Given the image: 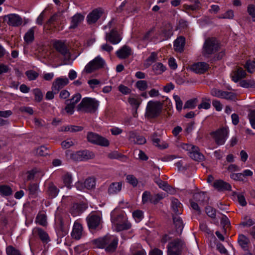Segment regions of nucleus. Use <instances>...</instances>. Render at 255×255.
Masks as SVG:
<instances>
[{
  "instance_id": "obj_1",
  "label": "nucleus",
  "mask_w": 255,
  "mask_h": 255,
  "mask_svg": "<svg viewBox=\"0 0 255 255\" xmlns=\"http://www.w3.org/2000/svg\"><path fill=\"white\" fill-rule=\"evenodd\" d=\"M118 239L114 236L107 235L93 241V244L98 248L105 249L109 253L114 252L117 248Z\"/></svg>"
},
{
  "instance_id": "obj_2",
  "label": "nucleus",
  "mask_w": 255,
  "mask_h": 255,
  "mask_svg": "<svg viewBox=\"0 0 255 255\" xmlns=\"http://www.w3.org/2000/svg\"><path fill=\"white\" fill-rule=\"evenodd\" d=\"M53 46L57 52L62 55L64 64L71 63L76 57L75 55L71 54L65 40H55L53 42Z\"/></svg>"
},
{
  "instance_id": "obj_3",
  "label": "nucleus",
  "mask_w": 255,
  "mask_h": 255,
  "mask_svg": "<svg viewBox=\"0 0 255 255\" xmlns=\"http://www.w3.org/2000/svg\"><path fill=\"white\" fill-rule=\"evenodd\" d=\"M99 102L91 98H84L77 106V109L79 111L85 113H94L98 109Z\"/></svg>"
},
{
  "instance_id": "obj_4",
  "label": "nucleus",
  "mask_w": 255,
  "mask_h": 255,
  "mask_svg": "<svg viewBox=\"0 0 255 255\" xmlns=\"http://www.w3.org/2000/svg\"><path fill=\"white\" fill-rule=\"evenodd\" d=\"M220 49V45L215 38H208L204 42L202 49L203 55L209 57L212 54L218 51Z\"/></svg>"
},
{
  "instance_id": "obj_5",
  "label": "nucleus",
  "mask_w": 255,
  "mask_h": 255,
  "mask_svg": "<svg viewBox=\"0 0 255 255\" xmlns=\"http://www.w3.org/2000/svg\"><path fill=\"white\" fill-rule=\"evenodd\" d=\"M162 104L159 102L150 101L148 102L145 116L148 119H153L159 116L161 112Z\"/></svg>"
},
{
  "instance_id": "obj_6",
  "label": "nucleus",
  "mask_w": 255,
  "mask_h": 255,
  "mask_svg": "<svg viewBox=\"0 0 255 255\" xmlns=\"http://www.w3.org/2000/svg\"><path fill=\"white\" fill-rule=\"evenodd\" d=\"M185 243L181 239L173 240L167 245V255H181Z\"/></svg>"
},
{
  "instance_id": "obj_7",
  "label": "nucleus",
  "mask_w": 255,
  "mask_h": 255,
  "mask_svg": "<svg viewBox=\"0 0 255 255\" xmlns=\"http://www.w3.org/2000/svg\"><path fill=\"white\" fill-rule=\"evenodd\" d=\"M183 148L189 151V156L193 160L198 162L204 160V156L200 152V149L198 146L191 144H185Z\"/></svg>"
},
{
  "instance_id": "obj_8",
  "label": "nucleus",
  "mask_w": 255,
  "mask_h": 255,
  "mask_svg": "<svg viewBox=\"0 0 255 255\" xmlns=\"http://www.w3.org/2000/svg\"><path fill=\"white\" fill-rule=\"evenodd\" d=\"M217 144L220 145L225 143L228 135V128L223 127L211 133Z\"/></svg>"
},
{
  "instance_id": "obj_9",
  "label": "nucleus",
  "mask_w": 255,
  "mask_h": 255,
  "mask_svg": "<svg viewBox=\"0 0 255 255\" xmlns=\"http://www.w3.org/2000/svg\"><path fill=\"white\" fill-rule=\"evenodd\" d=\"M87 139L89 142L92 143L102 146H108L110 144L108 139L93 132H88Z\"/></svg>"
},
{
  "instance_id": "obj_10",
  "label": "nucleus",
  "mask_w": 255,
  "mask_h": 255,
  "mask_svg": "<svg viewBox=\"0 0 255 255\" xmlns=\"http://www.w3.org/2000/svg\"><path fill=\"white\" fill-rule=\"evenodd\" d=\"M86 221L90 230H95L98 228L102 222L101 217L94 214H90L87 217Z\"/></svg>"
},
{
  "instance_id": "obj_11",
  "label": "nucleus",
  "mask_w": 255,
  "mask_h": 255,
  "mask_svg": "<svg viewBox=\"0 0 255 255\" xmlns=\"http://www.w3.org/2000/svg\"><path fill=\"white\" fill-rule=\"evenodd\" d=\"M118 220L122 219V223H116L114 221V225L115 230L117 232H120L123 230H127L130 229L131 227V223L126 218L124 217V215H120L117 217Z\"/></svg>"
},
{
  "instance_id": "obj_12",
  "label": "nucleus",
  "mask_w": 255,
  "mask_h": 255,
  "mask_svg": "<svg viewBox=\"0 0 255 255\" xmlns=\"http://www.w3.org/2000/svg\"><path fill=\"white\" fill-rule=\"evenodd\" d=\"M3 19L9 26L14 27L19 26L22 23V18L18 14L14 13L5 15Z\"/></svg>"
},
{
  "instance_id": "obj_13",
  "label": "nucleus",
  "mask_w": 255,
  "mask_h": 255,
  "mask_svg": "<svg viewBox=\"0 0 255 255\" xmlns=\"http://www.w3.org/2000/svg\"><path fill=\"white\" fill-rule=\"evenodd\" d=\"M69 80L67 78H57L53 81L51 89L55 94H57L64 87L68 85Z\"/></svg>"
},
{
  "instance_id": "obj_14",
  "label": "nucleus",
  "mask_w": 255,
  "mask_h": 255,
  "mask_svg": "<svg viewBox=\"0 0 255 255\" xmlns=\"http://www.w3.org/2000/svg\"><path fill=\"white\" fill-rule=\"evenodd\" d=\"M246 75V70L239 66H236L231 74L232 79L235 83L245 78Z\"/></svg>"
},
{
  "instance_id": "obj_15",
  "label": "nucleus",
  "mask_w": 255,
  "mask_h": 255,
  "mask_svg": "<svg viewBox=\"0 0 255 255\" xmlns=\"http://www.w3.org/2000/svg\"><path fill=\"white\" fill-rule=\"evenodd\" d=\"M103 13V10L101 8L93 10L87 16L88 23L89 24L95 23L102 15Z\"/></svg>"
},
{
  "instance_id": "obj_16",
  "label": "nucleus",
  "mask_w": 255,
  "mask_h": 255,
  "mask_svg": "<svg viewBox=\"0 0 255 255\" xmlns=\"http://www.w3.org/2000/svg\"><path fill=\"white\" fill-rule=\"evenodd\" d=\"M106 40L113 44L119 43L122 40V37L120 34L115 29H113L106 35Z\"/></svg>"
},
{
  "instance_id": "obj_17",
  "label": "nucleus",
  "mask_w": 255,
  "mask_h": 255,
  "mask_svg": "<svg viewBox=\"0 0 255 255\" xmlns=\"http://www.w3.org/2000/svg\"><path fill=\"white\" fill-rule=\"evenodd\" d=\"M128 139L130 142L137 144H143L146 142V139L144 136L138 135L134 131L128 132Z\"/></svg>"
},
{
  "instance_id": "obj_18",
  "label": "nucleus",
  "mask_w": 255,
  "mask_h": 255,
  "mask_svg": "<svg viewBox=\"0 0 255 255\" xmlns=\"http://www.w3.org/2000/svg\"><path fill=\"white\" fill-rule=\"evenodd\" d=\"M209 65H188L187 70L191 71L195 73L201 74L209 69Z\"/></svg>"
},
{
  "instance_id": "obj_19",
  "label": "nucleus",
  "mask_w": 255,
  "mask_h": 255,
  "mask_svg": "<svg viewBox=\"0 0 255 255\" xmlns=\"http://www.w3.org/2000/svg\"><path fill=\"white\" fill-rule=\"evenodd\" d=\"M83 228L82 225L78 222H75L71 233L72 238L76 240L80 239L83 235Z\"/></svg>"
},
{
  "instance_id": "obj_20",
  "label": "nucleus",
  "mask_w": 255,
  "mask_h": 255,
  "mask_svg": "<svg viewBox=\"0 0 255 255\" xmlns=\"http://www.w3.org/2000/svg\"><path fill=\"white\" fill-rule=\"evenodd\" d=\"M213 187L219 191L231 190V185L222 180H216L213 183Z\"/></svg>"
},
{
  "instance_id": "obj_21",
  "label": "nucleus",
  "mask_w": 255,
  "mask_h": 255,
  "mask_svg": "<svg viewBox=\"0 0 255 255\" xmlns=\"http://www.w3.org/2000/svg\"><path fill=\"white\" fill-rule=\"evenodd\" d=\"M131 48L127 45H124L116 52V55L120 59H125L131 54Z\"/></svg>"
},
{
  "instance_id": "obj_22",
  "label": "nucleus",
  "mask_w": 255,
  "mask_h": 255,
  "mask_svg": "<svg viewBox=\"0 0 255 255\" xmlns=\"http://www.w3.org/2000/svg\"><path fill=\"white\" fill-rule=\"evenodd\" d=\"M122 182L112 183L108 188V193L110 195H115L119 193L122 190Z\"/></svg>"
},
{
  "instance_id": "obj_23",
  "label": "nucleus",
  "mask_w": 255,
  "mask_h": 255,
  "mask_svg": "<svg viewBox=\"0 0 255 255\" xmlns=\"http://www.w3.org/2000/svg\"><path fill=\"white\" fill-rule=\"evenodd\" d=\"M194 199L200 205H205L208 203L209 197L204 192L196 193L194 195Z\"/></svg>"
},
{
  "instance_id": "obj_24",
  "label": "nucleus",
  "mask_w": 255,
  "mask_h": 255,
  "mask_svg": "<svg viewBox=\"0 0 255 255\" xmlns=\"http://www.w3.org/2000/svg\"><path fill=\"white\" fill-rule=\"evenodd\" d=\"M185 44V38L183 36L178 37L174 42V50L179 52H182Z\"/></svg>"
},
{
  "instance_id": "obj_25",
  "label": "nucleus",
  "mask_w": 255,
  "mask_h": 255,
  "mask_svg": "<svg viewBox=\"0 0 255 255\" xmlns=\"http://www.w3.org/2000/svg\"><path fill=\"white\" fill-rule=\"evenodd\" d=\"M84 16L80 14L77 13L71 17L70 29L76 28L84 20Z\"/></svg>"
},
{
  "instance_id": "obj_26",
  "label": "nucleus",
  "mask_w": 255,
  "mask_h": 255,
  "mask_svg": "<svg viewBox=\"0 0 255 255\" xmlns=\"http://www.w3.org/2000/svg\"><path fill=\"white\" fill-rule=\"evenodd\" d=\"M66 156L68 159L74 161H82L81 150L76 152L67 150L66 151Z\"/></svg>"
},
{
  "instance_id": "obj_27",
  "label": "nucleus",
  "mask_w": 255,
  "mask_h": 255,
  "mask_svg": "<svg viewBox=\"0 0 255 255\" xmlns=\"http://www.w3.org/2000/svg\"><path fill=\"white\" fill-rule=\"evenodd\" d=\"M35 28V26L32 27L24 34L23 39L26 44H29L33 42Z\"/></svg>"
},
{
  "instance_id": "obj_28",
  "label": "nucleus",
  "mask_w": 255,
  "mask_h": 255,
  "mask_svg": "<svg viewBox=\"0 0 255 255\" xmlns=\"http://www.w3.org/2000/svg\"><path fill=\"white\" fill-rule=\"evenodd\" d=\"M86 208L84 204H74L70 210L71 213L73 216H77L83 212Z\"/></svg>"
},
{
  "instance_id": "obj_29",
  "label": "nucleus",
  "mask_w": 255,
  "mask_h": 255,
  "mask_svg": "<svg viewBox=\"0 0 255 255\" xmlns=\"http://www.w3.org/2000/svg\"><path fill=\"white\" fill-rule=\"evenodd\" d=\"M162 34L166 39H168L173 35V27L170 23L165 24L162 30Z\"/></svg>"
},
{
  "instance_id": "obj_30",
  "label": "nucleus",
  "mask_w": 255,
  "mask_h": 255,
  "mask_svg": "<svg viewBox=\"0 0 255 255\" xmlns=\"http://www.w3.org/2000/svg\"><path fill=\"white\" fill-rule=\"evenodd\" d=\"M59 191V190L53 182H50L48 184L47 194L50 198H53L57 196Z\"/></svg>"
},
{
  "instance_id": "obj_31",
  "label": "nucleus",
  "mask_w": 255,
  "mask_h": 255,
  "mask_svg": "<svg viewBox=\"0 0 255 255\" xmlns=\"http://www.w3.org/2000/svg\"><path fill=\"white\" fill-rule=\"evenodd\" d=\"M238 243L240 246L245 251L248 250L250 244L249 239L243 235H240L238 238Z\"/></svg>"
},
{
  "instance_id": "obj_32",
  "label": "nucleus",
  "mask_w": 255,
  "mask_h": 255,
  "mask_svg": "<svg viewBox=\"0 0 255 255\" xmlns=\"http://www.w3.org/2000/svg\"><path fill=\"white\" fill-rule=\"evenodd\" d=\"M35 232H37L40 239L44 243H47L49 241V237L47 233L41 228H35Z\"/></svg>"
},
{
  "instance_id": "obj_33",
  "label": "nucleus",
  "mask_w": 255,
  "mask_h": 255,
  "mask_svg": "<svg viewBox=\"0 0 255 255\" xmlns=\"http://www.w3.org/2000/svg\"><path fill=\"white\" fill-rule=\"evenodd\" d=\"M173 223L175 227L176 232L178 235L181 234L183 229V224L179 217H173Z\"/></svg>"
},
{
  "instance_id": "obj_34",
  "label": "nucleus",
  "mask_w": 255,
  "mask_h": 255,
  "mask_svg": "<svg viewBox=\"0 0 255 255\" xmlns=\"http://www.w3.org/2000/svg\"><path fill=\"white\" fill-rule=\"evenodd\" d=\"M35 222L41 226H46L47 224L46 215L44 213H39L36 217Z\"/></svg>"
},
{
  "instance_id": "obj_35",
  "label": "nucleus",
  "mask_w": 255,
  "mask_h": 255,
  "mask_svg": "<svg viewBox=\"0 0 255 255\" xmlns=\"http://www.w3.org/2000/svg\"><path fill=\"white\" fill-rule=\"evenodd\" d=\"M85 188L88 190L94 189L96 186V179L94 177H89L84 182Z\"/></svg>"
},
{
  "instance_id": "obj_36",
  "label": "nucleus",
  "mask_w": 255,
  "mask_h": 255,
  "mask_svg": "<svg viewBox=\"0 0 255 255\" xmlns=\"http://www.w3.org/2000/svg\"><path fill=\"white\" fill-rule=\"evenodd\" d=\"M172 208L174 213L175 214H180L182 213V209L180 206V203L176 199L172 201Z\"/></svg>"
},
{
  "instance_id": "obj_37",
  "label": "nucleus",
  "mask_w": 255,
  "mask_h": 255,
  "mask_svg": "<svg viewBox=\"0 0 255 255\" xmlns=\"http://www.w3.org/2000/svg\"><path fill=\"white\" fill-rule=\"evenodd\" d=\"M103 67V65H86L84 71L87 74L93 73Z\"/></svg>"
},
{
  "instance_id": "obj_38",
  "label": "nucleus",
  "mask_w": 255,
  "mask_h": 255,
  "mask_svg": "<svg viewBox=\"0 0 255 255\" xmlns=\"http://www.w3.org/2000/svg\"><path fill=\"white\" fill-rule=\"evenodd\" d=\"M0 194L4 196H8L12 194V190L11 188L7 185H0Z\"/></svg>"
},
{
  "instance_id": "obj_39",
  "label": "nucleus",
  "mask_w": 255,
  "mask_h": 255,
  "mask_svg": "<svg viewBox=\"0 0 255 255\" xmlns=\"http://www.w3.org/2000/svg\"><path fill=\"white\" fill-rule=\"evenodd\" d=\"M128 102L130 105L137 111L141 104V100L140 98H135L133 97H130L128 99Z\"/></svg>"
},
{
  "instance_id": "obj_40",
  "label": "nucleus",
  "mask_w": 255,
  "mask_h": 255,
  "mask_svg": "<svg viewBox=\"0 0 255 255\" xmlns=\"http://www.w3.org/2000/svg\"><path fill=\"white\" fill-rule=\"evenodd\" d=\"M82 160L93 159L95 157V153L88 150H81Z\"/></svg>"
},
{
  "instance_id": "obj_41",
  "label": "nucleus",
  "mask_w": 255,
  "mask_h": 255,
  "mask_svg": "<svg viewBox=\"0 0 255 255\" xmlns=\"http://www.w3.org/2000/svg\"><path fill=\"white\" fill-rule=\"evenodd\" d=\"M222 99H225L228 100L235 101L237 99V94L231 92L223 91Z\"/></svg>"
},
{
  "instance_id": "obj_42",
  "label": "nucleus",
  "mask_w": 255,
  "mask_h": 255,
  "mask_svg": "<svg viewBox=\"0 0 255 255\" xmlns=\"http://www.w3.org/2000/svg\"><path fill=\"white\" fill-rule=\"evenodd\" d=\"M240 86L245 88L255 87V81L253 80H244L239 83Z\"/></svg>"
},
{
  "instance_id": "obj_43",
  "label": "nucleus",
  "mask_w": 255,
  "mask_h": 255,
  "mask_svg": "<svg viewBox=\"0 0 255 255\" xmlns=\"http://www.w3.org/2000/svg\"><path fill=\"white\" fill-rule=\"evenodd\" d=\"M62 179L65 185L68 188H71V184L72 182V177L71 174L66 173L63 176Z\"/></svg>"
},
{
  "instance_id": "obj_44",
  "label": "nucleus",
  "mask_w": 255,
  "mask_h": 255,
  "mask_svg": "<svg viewBox=\"0 0 255 255\" xmlns=\"http://www.w3.org/2000/svg\"><path fill=\"white\" fill-rule=\"evenodd\" d=\"M146 61L148 63H156L157 64H162L158 60L157 53L155 52H153L150 54V56L147 58Z\"/></svg>"
},
{
  "instance_id": "obj_45",
  "label": "nucleus",
  "mask_w": 255,
  "mask_h": 255,
  "mask_svg": "<svg viewBox=\"0 0 255 255\" xmlns=\"http://www.w3.org/2000/svg\"><path fill=\"white\" fill-rule=\"evenodd\" d=\"M152 198V194L149 191H144L142 196V202L143 204H145L147 202L151 203V198Z\"/></svg>"
},
{
  "instance_id": "obj_46",
  "label": "nucleus",
  "mask_w": 255,
  "mask_h": 255,
  "mask_svg": "<svg viewBox=\"0 0 255 255\" xmlns=\"http://www.w3.org/2000/svg\"><path fill=\"white\" fill-rule=\"evenodd\" d=\"M6 252L7 255H21L20 251L12 246H9L6 248Z\"/></svg>"
},
{
  "instance_id": "obj_47",
  "label": "nucleus",
  "mask_w": 255,
  "mask_h": 255,
  "mask_svg": "<svg viewBox=\"0 0 255 255\" xmlns=\"http://www.w3.org/2000/svg\"><path fill=\"white\" fill-rule=\"evenodd\" d=\"M152 69L156 74H161L166 68L163 65H153Z\"/></svg>"
},
{
  "instance_id": "obj_48",
  "label": "nucleus",
  "mask_w": 255,
  "mask_h": 255,
  "mask_svg": "<svg viewBox=\"0 0 255 255\" xmlns=\"http://www.w3.org/2000/svg\"><path fill=\"white\" fill-rule=\"evenodd\" d=\"M135 85L137 88L141 91L145 90L148 87L147 83L144 80L138 81L136 83Z\"/></svg>"
},
{
  "instance_id": "obj_49",
  "label": "nucleus",
  "mask_w": 255,
  "mask_h": 255,
  "mask_svg": "<svg viewBox=\"0 0 255 255\" xmlns=\"http://www.w3.org/2000/svg\"><path fill=\"white\" fill-rule=\"evenodd\" d=\"M164 198V195L163 194H152V198H151V203L156 204L160 200Z\"/></svg>"
},
{
  "instance_id": "obj_50",
  "label": "nucleus",
  "mask_w": 255,
  "mask_h": 255,
  "mask_svg": "<svg viewBox=\"0 0 255 255\" xmlns=\"http://www.w3.org/2000/svg\"><path fill=\"white\" fill-rule=\"evenodd\" d=\"M197 99H191L187 101L184 106V109H194L196 107Z\"/></svg>"
},
{
  "instance_id": "obj_51",
  "label": "nucleus",
  "mask_w": 255,
  "mask_h": 255,
  "mask_svg": "<svg viewBox=\"0 0 255 255\" xmlns=\"http://www.w3.org/2000/svg\"><path fill=\"white\" fill-rule=\"evenodd\" d=\"M151 140L153 142V144L158 147H160L161 148H166L167 146L164 145V146H161L159 144L160 142V139L157 137V135L156 133H154L151 137Z\"/></svg>"
},
{
  "instance_id": "obj_52",
  "label": "nucleus",
  "mask_w": 255,
  "mask_h": 255,
  "mask_svg": "<svg viewBox=\"0 0 255 255\" xmlns=\"http://www.w3.org/2000/svg\"><path fill=\"white\" fill-rule=\"evenodd\" d=\"M81 99V95L80 93H76L71 99L67 100L69 101V103L73 106L75 107V105L79 102Z\"/></svg>"
},
{
  "instance_id": "obj_53",
  "label": "nucleus",
  "mask_w": 255,
  "mask_h": 255,
  "mask_svg": "<svg viewBox=\"0 0 255 255\" xmlns=\"http://www.w3.org/2000/svg\"><path fill=\"white\" fill-rule=\"evenodd\" d=\"M132 216L136 222H139L143 218V212L139 210H135L132 213Z\"/></svg>"
},
{
  "instance_id": "obj_54",
  "label": "nucleus",
  "mask_w": 255,
  "mask_h": 255,
  "mask_svg": "<svg viewBox=\"0 0 255 255\" xmlns=\"http://www.w3.org/2000/svg\"><path fill=\"white\" fill-rule=\"evenodd\" d=\"M234 16V11L232 10H229L225 12L224 14H221L218 16L220 19H232Z\"/></svg>"
},
{
  "instance_id": "obj_55",
  "label": "nucleus",
  "mask_w": 255,
  "mask_h": 255,
  "mask_svg": "<svg viewBox=\"0 0 255 255\" xmlns=\"http://www.w3.org/2000/svg\"><path fill=\"white\" fill-rule=\"evenodd\" d=\"M126 179L133 187L136 186L138 184L137 179L132 175H128L126 177Z\"/></svg>"
},
{
  "instance_id": "obj_56",
  "label": "nucleus",
  "mask_w": 255,
  "mask_h": 255,
  "mask_svg": "<svg viewBox=\"0 0 255 255\" xmlns=\"http://www.w3.org/2000/svg\"><path fill=\"white\" fill-rule=\"evenodd\" d=\"M65 104H66V106L65 108V110L67 114L68 115H72L74 112L75 107L73 106V105H72L69 103V101H66Z\"/></svg>"
},
{
  "instance_id": "obj_57",
  "label": "nucleus",
  "mask_w": 255,
  "mask_h": 255,
  "mask_svg": "<svg viewBox=\"0 0 255 255\" xmlns=\"http://www.w3.org/2000/svg\"><path fill=\"white\" fill-rule=\"evenodd\" d=\"M173 98L176 102V107L177 110L179 111H181L182 108L183 103L180 97L177 95H174Z\"/></svg>"
},
{
  "instance_id": "obj_58",
  "label": "nucleus",
  "mask_w": 255,
  "mask_h": 255,
  "mask_svg": "<svg viewBox=\"0 0 255 255\" xmlns=\"http://www.w3.org/2000/svg\"><path fill=\"white\" fill-rule=\"evenodd\" d=\"M207 214L212 218H215L216 217V210L213 209L212 207L207 206L205 209Z\"/></svg>"
},
{
  "instance_id": "obj_59",
  "label": "nucleus",
  "mask_w": 255,
  "mask_h": 255,
  "mask_svg": "<svg viewBox=\"0 0 255 255\" xmlns=\"http://www.w3.org/2000/svg\"><path fill=\"white\" fill-rule=\"evenodd\" d=\"M25 74L29 80H35L38 76V74L37 72L32 70L26 71Z\"/></svg>"
},
{
  "instance_id": "obj_60",
  "label": "nucleus",
  "mask_w": 255,
  "mask_h": 255,
  "mask_svg": "<svg viewBox=\"0 0 255 255\" xmlns=\"http://www.w3.org/2000/svg\"><path fill=\"white\" fill-rule=\"evenodd\" d=\"M33 93L35 96V100L38 102H40L43 98L41 91L38 89H36L33 90Z\"/></svg>"
},
{
  "instance_id": "obj_61",
  "label": "nucleus",
  "mask_w": 255,
  "mask_h": 255,
  "mask_svg": "<svg viewBox=\"0 0 255 255\" xmlns=\"http://www.w3.org/2000/svg\"><path fill=\"white\" fill-rule=\"evenodd\" d=\"M88 84L91 88L94 89L96 87L101 84V82L98 79H92L88 80Z\"/></svg>"
},
{
  "instance_id": "obj_62",
  "label": "nucleus",
  "mask_w": 255,
  "mask_h": 255,
  "mask_svg": "<svg viewBox=\"0 0 255 255\" xmlns=\"http://www.w3.org/2000/svg\"><path fill=\"white\" fill-rule=\"evenodd\" d=\"M248 12L252 16L253 20L255 21V5L253 4L249 5Z\"/></svg>"
},
{
  "instance_id": "obj_63",
  "label": "nucleus",
  "mask_w": 255,
  "mask_h": 255,
  "mask_svg": "<svg viewBox=\"0 0 255 255\" xmlns=\"http://www.w3.org/2000/svg\"><path fill=\"white\" fill-rule=\"evenodd\" d=\"M225 56V52L223 51H221L218 53H217L215 56L211 59V62H215L223 58V57Z\"/></svg>"
},
{
  "instance_id": "obj_64",
  "label": "nucleus",
  "mask_w": 255,
  "mask_h": 255,
  "mask_svg": "<svg viewBox=\"0 0 255 255\" xmlns=\"http://www.w3.org/2000/svg\"><path fill=\"white\" fill-rule=\"evenodd\" d=\"M223 91L216 88H213L211 90L210 93L213 96L221 98Z\"/></svg>"
}]
</instances>
